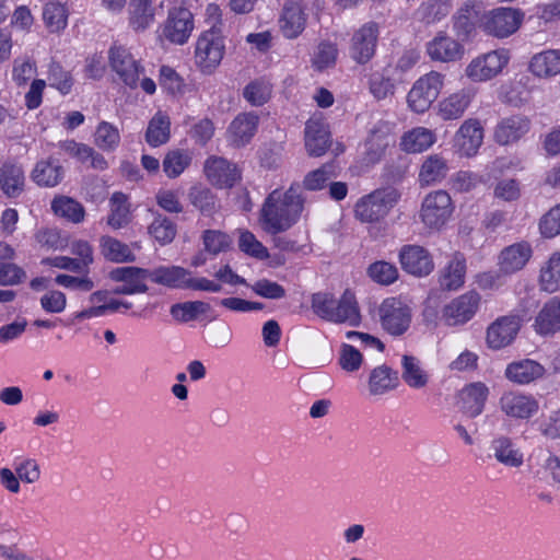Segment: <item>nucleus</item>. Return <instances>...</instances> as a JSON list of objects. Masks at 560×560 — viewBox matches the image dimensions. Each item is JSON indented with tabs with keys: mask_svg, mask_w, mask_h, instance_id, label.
Wrapping results in <instances>:
<instances>
[{
	"mask_svg": "<svg viewBox=\"0 0 560 560\" xmlns=\"http://www.w3.org/2000/svg\"><path fill=\"white\" fill-rule=\"evenodd\" d=\"M43 20L50 32H59L68 24V10L60 0H49L43 10Z\"/></svg>",
	"mask_w": 560,
	"mask_h": 560,
	"instance_id": "8fccbe9b",
	"label": "nucleus"
},
{
	"mask_svg": "<svg viewBox=\"0 0 560 560\" xmlns=\"http://www.w3.org/2000/svg\"><path fill=\"white\" fill-rule=\"evenodd\" d=\"M480 294L468 291L447 303L442 310V320L447 326H459L469 322L480 305Z\"/></svg>",
	"mask_w": 560,
	"mask_h": 560,
	"instance_id": "9b49d317",
	"label": "nucleus"
},
{
	"mask_svg": "<svg viewBox=\"0 0 560 560\" xmlns=\"http://www.w3.org/2000/svg\"><path fill=\"white\" fill-rule=\"evenodd\" d=\"M399 198L400 194L393 187L377 189L357 202L355 217L362 222L380 221L388 214Z\"/></svg>",
	"mask_w": 560,
	"mask_h": 560,
	"instance_id": "39448f33",
	"label": "nucleus"
},
{
	"mask_svg": "<svg viewBox=\"0 0 560 560\" xmlns=\"http://www.w3.org/2000/svg\"><path fill=\"white\" fill-rule=\"evenodd\" d=\"M481 2L469 0L458 10L454 18V27L459 35L469 36L476 27L480 28L483 11Z\"/></svg>",
	"mask_w": 560,
	"mask_h": 560,
	"instance_id": "f704fd0d",
	"label": "nucleus"
},
{
	"mask_svg": "<svg viewBox=\"0 0 560 560\" xmlns=\"http://www.w3.org/2000/svg\"><path fill=\"white\" fill-rule=\"evenodd\" d=\"M338 55L337 47L327 42L320 43L314 51L312 62L317 70H324L335 65Z\"/></svg>",
	"mask_w": 560,
	"mask_h": 560,
	"instance_id": "052dcab7",
	"label": "nucleus"
},
{
	"mask_svg": "<svg viewBox=\"0 0 560 560\" xmlns=\"http://www.w3.org/2000/svg\"><path fill=\"white\" fill-rule=\"evenodd\" d=\"M225 54V40L221 31L206 30L195 43L194 61L205 74H211L220 66Z\"/></svg>",
	"mask_w": 560,
	"mask_h": 560,
	"instance_id": "7ed1b4c3",
	"label": "nucleus"
},
{
	"mask_svg": "<svg viewBox=\"0 0 560 560\" xmlns=\"http://www.w3.org/2000/svg\"><path fill=\"white\" fill-rule=\"evenodd\" d=\"M450 11L447 0H430L419 8V14L427 23H434L446 16Z\"/></svg>",
	"mask_w": 560,
	"mask_h": 560,
	"instance_id": "680f3d73",
	"label": "nucleus"
},
{
	"mask_svg": "<svg viewBox=\"0 0 560 560\" xmlns=\"http://www.w3.org/2000/svg\"><path fill=\"white\" fill-rule=\"evenodd\" d=\"M109 279L115 282L127 283L130 289L136 290V294L148 292L147 279L151 280V269L140 267H118L113 269Z\"/></svg>",
	"mask_w": 560,
	"mask_h": 560,
	"instance_id": "2f4dec72",
	"label": "nucleus"
},
{
	"mask_svg": "<svg viewBox=\"0 0 560 560\" xmlns=\"http://www.w3.org/2000/svg\"><path fill=\"white\" fill-rule=\"evenodd\" d=\"M532 257L530 247H504L498 256L500 271L510 275L526 265Z\"/></svg>",
	"mask_w": 560,
	"mask_h": 560,
	"instance_id": "79ce46f5",
	"label": "nucleus"
},
{
	"mask_svg": "<svg viewBox=\"0 0 560 560\" xmlns=\"http://www.w3.org/2000/svg\"><path fill=\"white\" fill-rule=\"evenodd\" d=\"M51 210L57 217L74 224L81 223L85 217L83 206L75 199L63 195L52 199Z\"/></svg>",
	"mask_w": 560,
	"mask_h": 560,
	"instance_id": "a18cd8bd",
	"label": "nucleus"
},
{
	"mask_svg": "<svg viewBox=\"0 0 560 560\" xmlns=\"http://www.w3.org/2000/svg\"><path fill=\"white\" fill-rule=\"evenodd\" d=\"M494 458L506 467L517 468L524 463V455L511 438L500 435L491 442Z\"/></svg>",
	"mask_w": 560,
	"mask_h": 560,
	"instance_id": "c756f323",
	"label": "nucleus"
},
{
	"mask_svg": "<svg viewBox=\"0 0 560 560\" xmlns=\"http://www.w3.org/2000/svg\"><path fill=\"white\" fill-rule=\"evenodd\" d=\"M378 315L383 329L393 336L405 334L411 323V308L396 298L384 300Z\"/></svg>",
	"mask_w": 560,
	"mask_h": 560,
	"instance_id": "9d476101",
	"label": "nucleus"
},
{
	"mask_svg": "<svg viewBox=\"0 0 560 560\" xmlns=\"http://www.w3.org/2000/svg\"><path fill=\"white\" fill-rule=\"evenodd\" d=\"M63 175L61 165L43 160L36 163L31 176L38 186L55 187L62 180Z\"/></svg>",
	"mask_w": 560,
	"mask_h": 560,
	"instance_id": "de8ad7c7",
	"label": "nucleus"
},
{
	"mask_svg": "<svg viewBox=\"0 0 560 560\" xmlns=\"http://www.w3.org/2000/svg\"><path fill=\"white\" fill-rule=\"evenodd\" d=\"M295 247H244L247 255L259 260H266L269 267L276 268L284 265L287 253Z\"/></svg>",
	"mask_w": 560,
	"mask_h": 560,
	"instance_id": "3c124183",
	"label": "nucleus"
},
{
	"mask_svg": "<svg viewBox=\"0 0 560 560\" xmlns=\"http://www.w3.org/2000/svg\"><path fill=\"white\" fill-rule=\"evenodd\" d=\"M455 142L464 156L475 155L483 142V127L478 119H466L455 135Z\"/></svg>",
	"mask_w": 560,
	"mask_h": 560,
	"instance_id": "5701e85b",
	"label": "nucleus"
},
{
	"mask_svg": "<svg viewBox=\"0 0 560 560\" xmlns=\"http://www.w3.org/2000/svg\"><path fill=\"white\" fill-rule=\"evenodd\" d=\"M399 384L398 372L383 364L374 368L369 375L368 388L371 396H383Z\"/></svg>",
	"mask_w": 560,
	"mask_h": 560,
	"instance_id": "bb28decb",
	"label": "nucleus"
},
{
	"mask_svg": "<svg viewBox=\"0 0 560 560\" xmlns=\"http://www.w3.org/2000/svg\"><path fill=\"white\" fill-rule=\"evenodd\" d=\"M189 272L179 266H161L151 269V281L171 289L187 290Z\"/></svg>",
	"mask_w": 560,
	"mask_h": 560,
	"instance_id": "e433bc0d",
	"label": "nucleus"
},
{
	"mask_svg": "<svg viewBox=\"0 0 560 560\" xmlns=\"http://www.w3.org/2000/svg\"><path fill=\"white\" fill-rule=\"evenodd\" d=\"M192 153L187 149H172L166 152L162 162V168L166 177L174 179L179 177L189 167Z\"/></svg>",
	"mask_w": 560,
	"mask_h": 560,
	"instance_id": "c03bdc74",
	"label": "nucleus"
},
{
	"mask_svg": "<svg viewBox=\"0 0 560 560\" xmlns=\"http://www.w3.org/2000/svg\"><path fill=\"white\" fill-rule=\"evenodd\" d=\"M545 374V368L529 359L514 361L505 369V377L520 385L529 384Z\"/></svg>",
	"mask_w": 560,
	"mask_h": 560,
	"instance_id": "cd10ccee",
	"label": "nucleus"
},
{
	"mask_svg": "<svg viewBox=\"0 0 560 560\" xmlns=\"http://www.w3.org/2000/svg\"><path fill=\"white\" fill-rule=\"evenodd\" d=\"M25 187L24 171L20 165L5 163L0 167V189L8 198H18Z\"/></svg>",
	"mask_w": 560,
	"mask_h": 560,
	"instance_id": "c9c22d12",
	"label": "nucleus"
},
{
	"mask_svg": "<svg viewBox=\"0 0 560 560\" xmlns=\"http://www.w3.org/2000/svg\"><path fill=\"white\" fill-rule=\"evenodd\" d=\"M272 93V85L266 79H256L249 82L244 91V98L253 106H261L267 103Z\"/></svg>",
	"mask_w": 560,
	"mask_h": 560,
	"instance_id": "5fc2aeb1",
	"label": "nucleus"
},
{
	"mask_svg": "<svg viewBox=\"0 0 560 560\" xmlns=\"http://www.w3.org/2000/svg\"><path fill=\"white\" fill-rule=\"evenodd\" d=\"M399 259L401 268L416 277H425L434 269L433 258L425 247H402Z\"/></svg>",
	"mask_w": 560,
	"mask_h": 560,
	"instance_id": "aec40b11",
	"label": "nucleus"
},
{
	"mask_svg": "<svg viewBox=\"0 0 560 560\" xmlns=\"http://www.w3.org/2000/svg\"><path fill=\"white\" fill-rule=\"evenodd\" d=\"M450 171L448 162L440 154L428 155L419 171V183L421 186H431L442 182Z\"/></svg>",
	"mask_w": 560,
	"mask_h": 560,
	"instance_id": "72a5a7b5",
	"label": "nucleus"
},
{
	"mask_svg": "<svg viewBox=\"0 0 560 560\" xmlns=\"http://www.w3.org/2000/svg\"><path fill=\"white\" fill-rule=\"evenodd\" d=\"M394 124L385 120L377 121L371 129L366 139V160L375 163L385 153V150L395 142Z\"/></svg>",
	"mask_w": 560,
	"mask_h": 560,
	"instance_id": "a211bd4d",
	"label": "nucleus"
},
{
	"mask_svg": "<svg viewBox=\"0 0 560 560\" xmlns=\"http://www.w3.org/2000/svg\"><path fill=\"white\" fill-rule=\"evenodd\" d=\"M501 411L513 419H529L538 412L539 404L530 395L518 392H506L500 400Z\"/></svg>",
	"mask_w": 560,
	"mask_h": 560,
	"instance_id": "2eb2a0df",
	"label": "nucleus"
},
{
	"mask_svg": "<svg viewBox=\"0 0 560 560\" xmlns=\"http://www.w3.org/2000/svg\"><path fill=\"white\" fill-rule=\"evenodd\" d=\"M436 142V135L425 127H416L404 133L400 147L408 153H421Z\"/></svg>",
	"mask_w": 560,
	"mask_h": 560,
	"instance_id": "58836bf2",
	"label": "nucleus"
},
{
	"mask_svg": "<svg viewBox=\"0 0 560 560\" xmlns=\"http://www.w3.org/2000/svg\"><path fill=\"white\" fill-rule=\"evenodd\" d=\"M109 61L113 70L124 83L130 88L138 85L141 68L132 55L124 47H114L109 51Z\"/></svg>",
	"mask_w": 560,
	"mask_h": 560,
	"instance_id": "6ab92c4d",
	"label": "nucleus"
},
{
	"mask_svg": "<svg viewBox=\"0 0 560 560\" xmlns=\"http://www.w3.org/2000/svg\"><path fill=\"white\" fill-rule=\"evenodd\" d=\"M259 117L255 113L237 115L228 128V140L234 147H245L257 131Z\"/></svg>",
	"mask_w": 560,
	"mask_h": 560,
	"instance_id": "b1692460",
	"label": "nucleus"
},
{
	"mask_svg": "<svg viewBox=\"0 0 560 560\" xmlns=\"http://www.w3.org/2000/svg\"><path fill=\"white\" fill-rule=\"evenodd\" d=\"M524 20V13L515 8H495L483 11L480 20V30L486 34L505 38L514 34Z\"/></svg>",
	"mask_w": 560,
	"mask_h": 560,
	"instance_id": "423d86ee",
	"label": "nucleus"
},
{
	"mask_svg": "<svg viewBox=\"0 0 560 560\" xmlns=\"http://www.w3.org/2000/svg\"><path fill=\"white\" fill-rule=\"evenodd\" d=\"M466 265L464 259L457 256L440 272L439 284L442 290L454 291L459 289L465 281Z\"/></svg>",
	"mask_w": 560,
	"mask_h": 560,
	"instance_id": "09e8293b",
	"label": "nucleus"
},
{
	"mask_svg": "<svg viewBox=\"0 0 560 560\" xmlns=\"http://www.w3.org/2000/svg\"><path fill=\"white\" fill-rule=\"evenodd\" d=\"M539 232L545 238H552L560 234V203L541 217Z\"/></svg>",
	"mask_w": 560,
	"mask_h": 560,
	"instance_id": "0e129e2a",
	"label": "nucleus"
},
{
	"mask_svg": "<svg viewBox=\"0 0 560 560\" xmlns=\"http://www.w3.org/2000/svg\"><path fill=\"white\" fill-rule=\"evenodd\" d=\"M535 329L540 335H552L560 329V298L550 299L538 313Z\"/></svg>",
	"mask_w": 560,
	"mask_h": 560,
	"instance_id": "ea45409f",
	"label": "nucleus"
},
{
	"mask_svg": "<svg viewBox=\"0 0 560 560\" xmlns=\"http://www.w3.org/2000/svg\"><path fill=\"white\" fill-rule=\"evenodd\" d=\"M377 37L376 24H364L352 37L351 57L359 63L368 62L374 56Z\"/></svg>",
	"mask_w": 560,
	"mask_h": 560,
	"instance_id": "412c9836",
	"label": "nucleus"
},
{
	"mask_svg": "<svg viewBox=\"0 0 560 560\" xmlns=\"http://www.w3.org/2000/svg\"><path fill=\"white\" fill-rule=\"evenodd\" d=\"M171 138L170 116L159 110L150 119L145 131V141L152 148L165 144Z\"/></svg>",
	"mask_w": 560,
	"mask_h": 560,
	"instance_id": "a19ab883",
	"label": "nucleus"
},
{
	"mask_svg": "<svg viewBox=\"0 0 560 560\" xmlns=\"http://www.w3.org/2000/svg\"><path fill=\"white\" fill-rule=\"evenodd\" d=\"M58 148L62 153L75 159L82 164L90 162V166L94 170L105 171L108 168V162L104 155L86 143L68 139L60 141Z\"/></svg>",
	"mask_w": 560,
	"mask_h": 560,
	"instance_id": "4be33fe9",
	"label": "nucleus"
},
{
	"mask_svg": "<svg viewBox=\"0 0 560 560\" xmlns=\"http://www.w3.org/2000/svg\"><path fill=\"white\" fill-rule=\"evenodd\" d=\"M369 276L376 282L382 284L393 283L397 277V268L386 261H376L369 267Z\"/></svg>",
	"mask_w": 560,
	"mask_h": 560,
	"instance_id": "338daca9",
	"label": "nucleus"
},
{
	"mask_svg": "<svg viewBox=\"0 0 560 560\" xmlns=\"http://www.w3.org/2000/svg\"><path fill=\"white\" fill-rule=\"evenodd\" d=\"M539 281L547 292L553 293L560 289V253H555L542 266Z\"/></svg>",
	"mask_w": 560,
	"mask_h": 560,
	"instance_id": "603ef678",
	"label": "nucleus"
},
{
	"mask_svg": "<svg viewBox=\"0 0 560 560\" xmlns=\"http://www.w3.org/2000/svg\"><path fill=\"white\" fill-rule=\"evenodd\" d=\"M521 328V319L515 315L497 318L487 329V345L499 350L512 343Z\"/></svg>",
	"mask_w": 560,
	"mask_h": 560,
	"instance_id": "4468645a",
	"label": "nucleus"
},
{
	"mask_svg": "<svg viewBox=\"0 0 560 560\" xmlns=\"http://www.w3.org/2000/svg\"><path fill=\"white\" fill-rule=\"evenodd\" d=\"M427 54L433 61L456 62L465 55V47L444 32L438 33L425 45Z\"/></svg>",
	"mask_w": 560,
	"mask_h": 560,
	"instance_id": "ddd939ff",
	"label": "nucleus"
},
{
	"mask_svg": "<svg viewBox=\"0 0 560 560\" xmlns=\"http://www.w3.org/2000/svg\"><path fill=\"white\" fill-rule=\"evenodd\" d=\"M158 8L152 0H130L128 4L129 26L136 32H144L155 22Z\"/></svg>",
	"mask_w": 560,
	"mask_h": 560,
	"instance_id": "a878e982",
	"label": "nucleus"
},
{
	"mask_svg": "<svg viewBox=\"0 0 560 560\" xmlns=\"http://www.w3.org/2000/svg\"><path fill=\"white\" fill-rule=\"evenodd\" d=\"M149 234L162 244L171 243L176 234L173 222L166 218L158 217L149 226Z\"/></svg>",
	"mask_w": 560,
	"mask_h": 560,
	"instance_id": "bf43d9fd",
	"label": "nucleus"
},
{
	"mask_svg": "<svg viewBox=\"0 0 560 560\" xmlns=\"http://www.w3.org/2000/svg\"><path fill=\"white\" fill-rule=\"evenodd\" d=\"M328 144L329 132L326 126L319 120H308L305 127V148L308 154L320 156L326 152Z\"/></svg>",
	"mask_w": 560,
	"mask_h": 560,
	"instance_id": "4c0bfd02",
	"label": "nucleus"
},
{
	"mask_svg": "<svg viewBox=\"0 0 560 560\" xmlns=\"http://www.w3.org/2000/svg\"><path fill=\"white\" fill-rule=\"evenodd\" d=\"M509 60L506 50H492L474 58L467 65L465 74L474 82L488 81L501 73Z\"/></svg>",
	"mask_w": 560,
	"mask_h": 560,
	"instance_id": "1a4fd4ad",
	"label": "nucleus"
},
{
	"mask_svg": "<svg viewBox=\"0 0 560 560\" xmlns=\"http://www.w3.org/2000/svg\"><path fill=\"white\" fill-rule=\"evenodd\" d=\"M74 254L77 257L56 256L44 258L42 264L78 273L86 272L89 265L93 261L92 247H78Z\"/></svg>",
	"mask_w": 560,
	"mask_h": 560,
	"instance_id": "c85d7f7f",
	"label": "nucleus"
},
{
	"mask_svg": "<svg viewBox=\"0 0 560 560\" xmlns=\"http://www.w3.org/2000/svg\"><path fill=\"white\" fill-rule=\"evenodd\" d=\"M303 208L304 198L298 188L291 186L287 191L276 189L261 208V226L272 234L283 232L298 222Z\"/></svg>",
	"mask_w": 560,
	"mask_h": 560,
	"instance_id": "f257e3e1",
	"label": "nucleus"
},
{
	"mask_svg": "<svg viewBox=\"0 0 560 560\" xmlns=\"http://www.w3.org/2000/svg\"><path fill=\"white\" fill-rule=\"evenodd\" d=\"M453 210L451 196L445 190H435L424 197L420 218L427 228L440 230L448 221Z\"/></svg>",
	"mask_w": 560,
	"mask_h": 560,
	"instance_id": "0eeeda50",
	"label": "nucleus"
},
{
	"mask_svg": "<svg viewBox=\"0 0 560 560\" xmlns=\"http://www.w3.org/2000/svg\"><path fill=\"white\" fill-rule=\"evenodd\" d=\"M445 85V74L430 71L418 78L407 94L408 108L417 114H424L438 100Z\"/></svg>",
	"mask_w": 560,
	"mask_h": 560,
	"instance_id": "20e7f679",
	"label": "nucleus"
},
{
	"mask_svg": "<svg viewBox=\"0 0 560 560\" xmlns=\"http://www.w3.org/2000/svg\"><path fill=\"white\" fill-rule=\"evenodd\" d=\"M26 272L15 264L0 261V285L9 287L22 283Z\"/></svg>",
	"mask_w": 560,
	"mask_h": 560,
	"instance_id": "774afa93",
	"label": "nucleus"
},
{
	"mask_svg": "<svg viewBox=\"0 0 560 560\" xmlns=\"http://www.w3.org/2000/svg\"><path fill=\"white\" fill-rule=\"evenodd\" d=\"M120 131L119 129L108 122V121H101L93 133V143L94 145L103 151V152H114L120 144Z\"/></svg>",
	"mask_w": 560,
	"mask_h": 560,
	"instance_id": "49530a36",
	"label": "nucleus"
},
{
	"mask_svg": "<svg viewBox=\"0 0 560 560\" xmlns=\"http://www.w3.org/2000/svg\"><path fill=\"white\" fill-rule=\"evenodd\" d=\"M530 130V121L524 116H511L498 122L494 141L500 145H510L521 140Z\"/></svg>",
	"mask_w": 560,
	"mask_h": 560,
	"instance_id": "393cba45",
	"label": "nucleus"
},
{
	"mask_svg": "<svg viewBox=\"0 0 560 560\" xmlns=\"http://www.w3.org/2000/svg\"><path fill=\"white\" fill-rule=\"evenodd\" d=\"M475 97L471 88H464L443 97L436 105V114L442 120H457L464 116Z\"/></svg>",
	"mask_w": 560,
	"mask_h": 560,
	"instance_id": "f3484780",
	"label": "nucleus"
},
{
	"mask_svg": "<svg viewBox=\"0 0 560 560\" xmlns=\"http://www.w3.org/2000/svg\"><path fill=\"white\" fill-rule=\"evenodd\" d=\"M369 89L376 100H385L394 95L395 84L393 80L384 73L374 72L370 78Z\"/></svg>",
	"mask_w": 560,
	"mask_h": 560,
	"instance_id": "13d9d810",
	"label": "nucleus"
},
{
	"mask_svg": "<svg viewBox=\"0 0 560 560\" xmlns=\"http://www.w3.org/2000/svg\"><path fill=\"white\" fill-rule=\"evenodd\" d=\"M188 197L190 202L202 212L210 211L214 208L215 198L212 191L205 186H192L189 189Z\"/></svg>",
	"mask_w": 560,
	"mask_h": 560,
	"instance_id": "69168bd1",
	"label": "nucleus"
},
{
	"mask_svg": "<svg viewBox=\"0 0 560 560\" xmlns=\"http://www.w3.org/2000/svg\"><path fill=\"white\" fill-rule=\"evenodd\" d=\"M130 209L127 197L122 192H115L110 198V214L108 224L119 229L129 222Z\"/></svg>",
	"mask_w": 560,
	"mask_h": 560,
	"instance_id": "6e6d98bb",
	"label": "nucleus"
},
{
	"mask_svg": "<svg viewBox=\"0 0 560 560\" xmlns=\"http://www.w3.org/2000/svg\"><path fill=\"white\" fill-rule=\"evenodd\" d=\"M195 28L192 13L185 8L170 10L164 23L159 27V38L174 45L188 42Z\"/></svg>",
	"mask_w": 560,
	"mask_h": 560,
	"instance_id": "6e6552de",
	"label": "nucleus"
},
{
	"mask_svg": "<svg viewBox=\"0 0 560 560\" xmlns=\"http://www.w3.org/2000/svg\"><path fill=\"white\" fill-rule=\"evenodd\" d=\"M401 378L411 388L420 389L428 385L429 374L421 365V361L410 354L401 358Z\"/></svg>",
	"mask_w": 560,
	"mask_h": 560,
	"instance_id": "37998d69",
	"label": "nucleus"
},
{
	"mask_svg": "<svg viewBox=\"0 0 560 560\" xmlns=\"http://www.w3.org/2000/svg\"><path fill=\"white\" fill-rule=\"evenodd\" d=\"M529 71L540 79L560 73V49H548L534 55L529 61Z\"/></svg>",
	"mask_w": 560,
	"mask_h": 560,
	"instance_id": "473e14b6",
	"label": "nucleus"
},
{
	"mask_svg": "<svg viewBox=\"0 0 560 560\" xmlns=\"http://www.w3.org/2000/svg\"><path fill=\"white\" fill-rule=\"evenodd\" d=\"M208 182L219 188L232 187L240 179L237 166L222 156L211 155L203 163Z\"/></svg>",
	"mask_w": 560,
	"mask_h": 560,
	"instance_id": "f8f14e48",
	"label": "nucleus"
},
{
	"mask_svg": "<svg viewBox=\"0 0 560 560\" xmlns=\"http://www.w3.org/2000/svg\"><path fill=\"white\" fill-rule=\"evenodd\" d=\"M312 310L323 319L359 326L361 316L354 294L346 290L340 300L331 293L317 292L312 295Z\"/></svg>",
	"mask_w": 560,
	"mask_h": 560,
	"instance_id": "f03ea898",
	"label": "nucleus"
},
{
	"mask_svg": "<svg viewBox=\"0 0 560 560\" xmlns=\"http://www.w3.org/2000/svg\"><path fill=\"white\" fill-rule=\"evenodd\" d=\"M36 73V63L30 58H16L12 67V80L16 85H25Z\"/></svg>",
	"mask_w": 560,
	"mask_h": 560,
	"instance_id": "e2e57ef3",
	"label": "nucleus"
},
{
	"mask_svg": "<svg viewBox=\"0 0 560 560\" xmlns=\"http://www.w3.org/2000/svg\"><path fill=\"white\" fill-rule=\"evenodd\" d=\"M335 176L334 166L325 164L322 167L307 173L304 177L303 186L307 190H319L323 189Z\"/></svg>",
	"mask_w": 560,
	"mask_h": 560,
	"instance_id": "4d7b16f0",
	"label": "nucleus"
},
{
	"mask_svg": "<svg viewBox=\"0 0 560 560\" xmlns=\"http://www.w3.org/2000/svg\"><path fill=\"white\" fill-rule=\"evenodd\" d=\"M211 311V305L203 301H188L172 305L171 314L183 323L197 319Z\"/></svg>",
	"mask_w": 560,
	"mask_h": 560,
	"instance_id": "864d4df0",
	"label": "nucleus"
},
{
	"mask_svg": "<svg viewBox=\"0 0 560 560\" xmlns=\"http://www.w3.org/2000/svg\"><path fill=\"white\" fill-rule=\"evenodd\" d=\"M489 388L481 382L465 386L460 393L463 411L470 418L478 417L485 408Z\"/></svg>",
	"mask_w": 560,
	"mask_h": 560,
	"instance_id": "7c9ffc66",
	"label": "nucleus"
},
{
	"mask_svg": "<svg viewBox=\"0 0 560 560\" xmlns=\"http://www.w3.org/2000/svg\"><path fill=\"white\" fill-rule=\"evenodd\" d=\"M307 14L302 0H288L279 19L280 30L285 38L299 37L306 26Z\"/></svg>",
	"mask_w": 560,
	"mask_h": 560,
	"instance_id": "dca6fc26",
	"label": "nucleus"
}]
</instances>
